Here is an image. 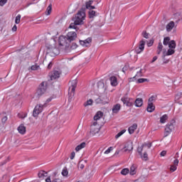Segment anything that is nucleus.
I'll return each mask as SVG.
<instances>
[{
	"label": "nucleus",
	"mask_w": 182,
	"mask_h": 182,
	"mask_svg": "<svg viewBox=\"0 0 182 182\" xmlns=\"http://www.w3.org/2000/svg\"><path fill=\"white\" fill-rule=\"evenodd\" d=\"M86 18V13L85 12V9L82 8L80 11L75 14V17H73V23L70 24L69 28L70 29L77 30V25H83V21Z\"/></svg>",
	"instance_id": "1"
},
{
	"label": "nucleus",
	"mask_w": 182,
	"mask_h": 182,
	"mask_svg": "<svg viewBox=\"0 0 182 182\" xmlns=\"http://www.w3.org/2000/svg\"><path fill=\"white\" fill-rule=\"evenodd\" d=\"M133 150V143L132 142H127L124 147L122 148V145L119 146V149H117L114 154L113 155L114 157H117V156H122L123 153H130Z\"/></svg>",
	"instance_id": "2"
},
{
	"label": "nucleus",
	"mask_w": 182,
	"mask_h": 182,
	"mask_svg": "<svg viewBox=\"0 0 182 182\" xmlns=\"http://www.w3.org/2000/svg\"><path fill=\"white\" fill-rule=\"evenodd\" d=\"M58 43L60 46H65V50L69 49L70 46V43H69L68 38L65 36H60L58 39Z\"/></svg>",
	"instance_id": "3"
},
{
	"label": "nucleus",
	"mask_w": 182,
	"mask_h": 182,
	"mask_svg": "<svg viewBox=\"0 0 182 182\" xmlns=\"http://www.w3.org/2000/svg\"><path fill=\"white\" fill-rule=\"evenodd\" d=\"M174 126H176V120L174 119H172L169 124L166 125L164 132L165 137H167V136L174 130Z\"/></svg>",
	"instance_id": "4"
},
{
	"label": "nucleus",
	"mask_w": 182,
	"mask_h": 182,
	"mask_svg": "<svg viewBox=\"0 0 182 182\" xmlns=\"http://www.w3.org/2000/svg\"><path fill=\"white\" fill-rule=\"evenodd\" d=\"M48 86V82H43L39 86L36 92V95L38 97H41L42 95H44V93L46 92V89Z\"/></svg>",
	"instance_id": "5"
},
{
	"label": "nucleus",
	"mask_w": 182,
	"mask_h": 182,
	"mask_svg": "<svg viewBox=\"0 0 182 182\" xmlns=\"http://www.w3.org/2000/svg\"><path fill=\"white\" fill-rule=\"evenodd\" d=\"M44 107H46V104L37 105L33 111V117H38V116H39L40 113H42V112L43 111Z\"/></svg>",
	"instance_id": "6"
},
{
	"label": "nucleus",
	"mask_w": 182,
	"mask_h": 182,
	"mask_svg": "<svg viewBox=\"0 0 182 182\" xmlns=\"http://www.w3.org/2000/svg\"><path fill=\"white\" fill-rule=\"evenodd\" d=\"M69 42V43H71V42H73L77 38V34H76V32L75 31H70L67 33V36H65Z\"/></svg>",
	"instance_id": "7"
},
{
	"label": "nucleus",
	"mask_w": 182,
	"mask_h": 182,
	"mask_svg": "<svg viewBox=\"0 0 182 182\" xmlns=\"http://www.w3.org/2000/svg\"><path fill=\"white\" fill-rule=\"evenodd\" d=\"M146 45V41H144L143 39L139 41L138 47L136 48L135 52L136 53H141L144 50V46Z\"/></svg>",
	"instance_id": "8"
},
{
	"label": "nucleus",
	"mask_w": 182,
	"mask_h": 182,
	"mask_svg": "<svg viewBox=\"0 0 182 182\" xmlns=\"http://www.w3.org/2000/svg\"><path fill=\"white\" fill-rule=\"evenodd\" d=\"M50 80H55V79H59L60 77V71L59 70H54L50 75Z\"/></svg>",
	"instance_id": "9"
},
{
	"label": "nucleus",
	"mask_w": 182,
	"mask_h": 182,
	"mask_svg": "<svg viewBox=\"0 0 182 182\" xmlns=\"http://www.w3.org/2000/svg\"><path fill=\"white\" fill-rule=\"evenodd\" d=\"M58 55V49L55 48H48L46 52V56H56Z\"/></svg>",
	"instance_id": "10"
},
{
	"label": "nucleus",
	"mask_w": 182,
	"mask_h": 182,
	"mask_svg": "<svg viewBox=\"0 0 182 182\" xmlns=\"http://www.w3.org/2000/svg\"><path fill=\"white\" fill-rule=\"evenodd\" d=\"M121 101L128 107L133 106V103L130 102V98H129L128 97H122Z\"/></svg>",
	"instance_id": "11"
},
{
	"label": "nucleus",
	"mask_w": 182,
	"mask_h": 182,
	"mask_svg": "<svg viewBox=\"0 0 182 182\" xmlns=\"http://www.w3.org/2000/svg\"><path fill=\"white\" fill-rule=\"evenodd\" d=\"M178 166V160L173 161V164L170 166L169 170L171 173H174L177 170V166Z\"/></svg>",
	"instance_id": "12"
},
{
	"label": "nucleus",
	"mask_w": 182,
	"mask_h": 182,
	"mask_svg": "<svg viewBox=\"0 0 182 182\" xmlns=\"http://www.w3.org/2000/svg\"><path fill=\"white\" fill-rule=\"evenodd\" d=\"M176 53V50L173 48H169L167 52H164V54L162 55L163 59H164V58H166V56H170L171 55H174V53Z\"/></svg>",
	"instance_id": "13"
},
{
	"label": "nucleus",
	"mask_w": 182,
	"mask_h": 182,
	"mask_svg": "<svg viewBox=\"0 0 182 182\" xmlns=\"http://www.w3.org/2000/svg\"><path fill=\"white\" fill-rule=\"evenodd\" d=\"M77 86V80H74L71 82V87L69 89H71V93L73 95H75V90L76 89V87Z\"/></svg>",
	"instance_id": "14"
},
{
	"label": "nucleus",
	"mask_w": 182,
	"mask_h": 182,
	"mask_svg": "<svg viewBox=\"0 0 182 182\" xmlns=\"http://www.w3.org/2000/svg\"><path fill=\"white\" fill-rule=\"evenodd\" d=\"M92 42V38H88L84 41L80 40V44L81 45V46H87L89 45V43H90Z\"/></svg>",
	"instance_id": "15"
},
{
	"label": "nucleus",
	"mask_w": 182,
	"mask_h": 182,
	"mask_svg": "<svg viewBox=\"0 0 182 182\" xmlns=\"http://www.w3.org/2000/svg\"><path fill=\"white\" fill-rule=\"evenodd\" d=\"M121 108H122V106L120 105V104H116L112 107V113H114L115 114H117V113H119Z\"/></svg>",
	"instance_id": "16"
},
{
	"label": "nucleus",
	"mask_w": 182,
	"mask_h": 182,
	"mask_svg": "<svg viewBox=\"0 0 182 182\" xmlns=\"http://www.w3.org/2000/svg\"><path fill=\"white\" fill-rule=\"evenodd\" d=\"M111 86H117V77L116 76H111L109 77Z\"/></svg>",
	"instance_id": "17"
},
{
	"label": "nucleus",
	"mask_w": 182,
	"mask_h": 182,
	"mask_svg": "<svg viewBox=\"0 0 182 182\" xmlns=\"http://www.w3.org/2000/svg\"><path fill=\"white\" fill-rule=\"evenodd\" d=\"M18 133L21 134H25L26 133V127L23 124H21L17 129Z\"/></svg>",
	"instance_id": "18"
},
{
	"label": "nucleus",
	"mask_w": 182,
	"mask_h": 182,
	"mask_svg": "<svg viewBox=\"0 0 182 182\" xmlns=\"http://www.w3.org/2000/svg\"><path fill=\"white\" fill-rule=\"evenodd\" d=\"M174 21H170L167 25H166V31L168 32H171L173 30V28H174Z\"/></svg>",
	"instance_id": "19"
},
{
	"label": "nucleus",
	"mask_w": 182,
	"mask_h": 182,
	"mask_svg": "<svg viewBox=\"0 0 182 182\" xmlns=\"http://www.w3.org/2000/svg\"><path fill=\"white\" fill-rule=\"evenodd\" d=\"M100 99H101V101L102 102V105H107V103H109V98L107 97V95H103L100 96Z\"/></svg>",
	"instance_id": "20"
},
{
	"label": "nucleus",
	"mask_w": 182,
	"mask_h": 182,
	"mask_svg": "<svg viewBox=\"0 0 182 182\" xmlns=\"http://www.w3.org/2000/svg\"><path fill=\"white\" fill-rule=\"evenodd\" d=\"M135 106L136 107H141L143 106V99L142 98H136L135 100Z\"/></svg>",
	"instance_id": "21"
},
{
	"label": "nucleus",
	"mask_w": 182,
	"mask_h": 182,
	"mask_svg": "<svg viewBox=\"0 0 182 182\" xmlns=\"http://www.w3.org/2000/svg\"><path fill=\"white\" fill-rule=\"evenodd\" d=\"M103 117V112L98 111L96 114L94 116V120L97 121Z\"/></svg>",
	"instance_id": "22"
},
{
	"label": "nucleus",
	"mask_w": 182,
	"mask_h": 182,
	"mask_svg": "<svg viewBox=\"0 0 182 182\" xmlns=\"http://www.w3.org/2000/svg\"><path fill=\"white\" fill-rule=\"evenodd\" d=\"M155 109L156 107L153 105V103H148L146 110L149 112V113H152V112H154Z\"/></svg>",
	"instance_id": "23"
},
{
	"label": "nucleus",
	"mask_w": 182,
	"mask_h": 182,
	"mask_svg": "<svg viewBox=\"0 0 182 182\" xmlns=\"http://www.w3.org/2000/svg\"><path fill=\"white\" fill-rule=\"evenodd\" d=\"M38 178L43 179L45 177H48V172L45 171H40L38 173Z\"/></svg>",
	"instance_id": "24"
},
{
	"label": "nucleus",
	"mask_w": 182,
	"mask_h": 182,
	"mask_svg": "<svg viewBox=\"0 0 182 182\" xmlns=\"http://www.w3.org/2000/svg\"><path fill=\"white\" fill-rule=\"evenodd\" d=\"M136 129H137V124H134L133 125L129 127L128 129V132L129 134H133V133H134V130H136Z\"/></svg>",
	"instance_id": "25"
},
{
	"label": "nucleus",
	"mask_w": 182,
	"mask_h": 182,
	"mask_svg": "<svg viewBox=\"0 0 182 182\" xmlns=\"http://www.w3.org/2000/svg\"><path fill=\"white\" fill-rule=\"evenodd\" d=\"M95 16H97L96 11L93 10H89L88 17L90 18V19H93V18H95Z\"/></svg>",
	"instance_id": "26"
},
{
	"label": "nucleus",
	"mask_w": 182,
	"mask_h": 182,
	"mask_svg": "<svg viewBox=\"0 0 182 182\" xmlns=\"http://www.w3.org/2000/svg\"><path fill=\"white\" fill-rule=\"evenodd\" d=\"M87 161L86 160H81L78 162V168H80L81 170H83L85 168V164H86Z\"/></svg>",
	"instance_id": "27"
},
{
	"label": "nucleus",
	"mask_w": 182,
	"mask_h": 182,
	"mask_svg": "<svg viewBox=\"0 0 182 182\" xmlns=\"http://www.w3.org/2000/svg\"><path fill=\"white\" fill-rule=\"evenodd\" d=\"M97 88L100 90H106V88L105 87V82L100 81L97 82Z\"/></svg>",
	"instance_id": "28"
},
{
	"label": "nucleus",
	"mask_w": 182,
	"mask_h": 182,
	"mask_svg": "<svg viewBox=\"0 0 182 182\" xmlns=\"http://www.w3.org/2000/svg\"><path fill=\"white\" fill-rule=\"evenodd\" d=\"M86 147V142H82L80 144L76 146L75 150L77 151H80L82 149H85Z\"/></svg>",
	"instance_id": "29"
},
{
	"label": "nucleus",
	"mask_w": 182,
	"mask_h": 182,
	"mask_svg": "<svg viewBox=\"0 0 182 182\" xmlns=\"http://www.w3.org/2000/svg\"><path fill=\"white\" fill-rule=\"evenodd\" d=\"M136 168H137V166L134 164L131 166L129 171V174H131V176H134V174H136Z\"/></svg>",
	"instance_id": "30"
},
{
	"label": "nucleus",
	"mask_w": 182,
	"mask_h": 182,
	"mask_svg": "<svg viewBox=\"0 0 182 182\" xmlns=\"http://www.w3.org/2000/svg\"><path fill=\"white\" fill-rule=\"evenodd\" d=\"M176 41L174 40L171 41L168 44L169 49H176Z\"/></svg>",
	"instance_id": "31"
},
{
	"label": "nucleus",
	"mask_w": 182,
	"mask_h": 182,
	"mask_svg": "<svg viewBox=\"0 0 182 182\" xmlns=\"http://www.w3.org/2000/svg\"><path fill=\"white\" fill-rule=\"evenodd\" d=\"M77 48V44L76 43H73L72 45L70 44L69 49L66 50L67 52H69V50H73Z\"/></svg>",
	"instance_id": "32"
},
{
	"label": "nucleus",
	"mask_w": 182,
	"mask_h": 182,
	"mask_svg": "<svg viewBox=\"0 0 182 182\" xmlns=\"http://www.w3.org/2000/svg\"><path fill=\"white\" fill-rule=\"evenodd\" d=\"M92 4H93V1H92V0H90L89 1H87L85 3L86 9H90V8H92Z\"/></svg>",
	"instance_id": "33"
},
{
	"label": "nucleus",
	"mask_w": 182,
	"mask_h": 182,
	"mask_svg": "<svg viewBox=\"0 0 182 182\" xmlns=\"http://www.w3.org/2000/svg\"><path fill=\"white\" fill-rule=\"evenodd\" d=\"M92 105H93V100L90 99L89 100L84 103V107H87V106H92Z\"/></svg>",
	"instance_id": "34"
},
{
	"label": "nucleus",
	"mask_w": 182,
	"mask_h": 182,
	"mask_svg": "<svg viewBox=\"0 0 182 182\" xmlns=\"http://www.w3.org/2000/svg\"><path fill=\"white\" fill-rule=\"evenodd\" d=\"M167 119H168V117L167 116V114L163 115L160 118V123H166V120H167Z\"/></svg>",
	"instance_id": "35"
},
{
	"label": "nucleus",
	"mask_w": 182,
	"mask_h": 182,
	"mask_svg": "<svg viewBox=\"0 0 182 182\" xmlns=\"http://www.w3.org/2000/svg\"><path fill=\"white\" fill-rule=\"evenodd\" d=\"M129 173H130V170H129V168H124L121 171V174H122V176H127Z\"/></svg>",
	"instance_id": "36"
},
{
	"label": "nucleus",
	"mask_w": 182,
	"mask_h": 182,
	"mask_svg": "<svg viewBox=\"0 0 182 182\" xmlns=\"http://www.w3.org/2000/svg\"><path fill=\"white\" fill-rule=\"evenodd\" d=\"M170 43V37H165L164 38V46H167Z\"/></svg>",
	"instance_id": "37"
},
{
	"label": "nucleus",
	"mask_w": 182,
	"mask_h": 182,
	"mask_svg": "<svg viewBox=\"0 0 182 182\" xmlns=\"http://www.w3.org/2000/svg\"><path fill=\"white\" fill-rule=\"evenodd\" d=\"M51 12H52V4L49 5L47 7L46 15H50Z\"/></svg>",
	"instance_id": "38"
},
{
	"label": "nucleus",
	"mask_w": 182,
	"mask_h": 182,
	"mask_svg": "<svg viewBox=\"0 0 182 182\" xmlns=\"http://www.w3.org/2000/svg\"><path fill=\"white\" fill-rule=\"evenodd\" d=\"M141 76H143L142 73L137 72L136 75L134 77L130 78V82L133 81V79H136V77H141Z\"/></svg>",
	"instance_id": "39"
},
{
	"label": "nucleus",
	"mask_w": 182,
	"mask_h": 182,
	"mask_svg": "<svg viewBox=\"0 0 182 182\" xmlns=\"http://www.w3.org/2000/svg\"><path fill=\"white\" fill-rule=\"evenodd\" d=\"M141 35L145 39H149V38H150V33H148L146 31H143Z\"/></svg>",
	"instance_id": "40"
},
{
	"label": "nucleus",
	"mask_w": 182,
	"mask_h": 182,
	"mask_svg": "<svg viewBox=\"0 0 182 182\" xmlns=\"http://www.w3.org/2000/svg\"><path fill=\"white\" fill-rule=\"evenodd\" d=\"M124 133H126V129H123L121 132H119L116 136H115V139H119V137H120L121 136H123V134H124Z\"/></svg>",
	"instance_id": "41"
},
{
	"label": "nucleus",
	"mask_w": 182,
	"mask_h": 182,
	"mask_svg": "<svg viewBox=\"0 0 182 182\" xmlns=\"http://www.w3.org/2000/svg\"><path fill=\"white\" fill-rule=\"evenodd\" d=\"M62 176H63L64 177H66L68 174H69V171H68V168H64L62 171Z\"/></svg>",
	"instance_id": "42"
},
{
	"label": "nucleus",
	"mask_w": 182,
	"mask_h": 182,
	"mask_svg": "<svg viewBox=\"0 0 182 182\" xmlns=\"http://www.w3.org/2000/svg\"><path fill=\"white\" fill-rule=\"evenodd\" d=\"M153 102H156V97L152 95L151 97L148 100V103H153Z\"/></svg>",
	"instance_id": "43"
},
{
	"label": "nucleus",
	"mask_w": 182,
	"mask_h": 182,
	"mask_svg": "<svg viewBox=\"0 0 182 182\" xmlns=\"http://www.w3.org/2000/svg\"><path fill=\"white\" fill-rule=\"evenodd\" d=\"M111 151H113V146L109 147L105 152L104 154H109L111 153Z\"/></svg>",
	"instance_id": "44"
},
{
	"label": "nucleus",
	"mask_w": 182,
	"mask_h": 182,
	"mask_svg": "<svg viewBox=\"0 0 182 182\" xmlns=\"http://www.w3.org/2000/svg\"><path fill=\"white\" fill-rule=\"evenodd\" d=\"M138 83H144V82H149L147 78H139L137 80Z\"/></svg>",
	"instance_id": "45"
},
{
	"label": "nucleus",
	"mask_w": 182,
	"mask_h": 182,
	"mask_svg": "<svg viewBox=\"0 0 182 182\" xmlns=\"http://www.w3.org/2000/svg\"><path fill=\"white\" fill-rule=\"evenodd\" d=\"M95 103L96 105H103V102H102L100 97L95 100Z\"/></svg>",
	"instance_id": "46"
},
{
	"label": "nucleus",
	"mask_w": 182,
	"mask_h": 182,
	"mask_svg": "<svg viewBox=\"0 0 182 182\" xmlns=\"http://www.w3.org/2000/svg\"><path fill=\"white\" fill-rule=\"evenodd\" d=\"M21 22V14H18L15 19V23H19Z\"/></svg>",
	"instance_id": "47"
},
{
	"label": "nucleus",
	"mask_w": 182,
	"mask_h": 182,
	"mask_svg": "<svg viewBox=\"0 0 182 182\" xmlns=\"http://www.w3.org/2000/svg\"><path fill=\"white\" fill-rule=\"evenodd\" d=\"M143 149H144V146L141 145V146L138 147V153L141 156V151H143Z\"/></svg>",
	"instance_id": "48"
},
{
	"label": "nucleus",
	"mask_w": 182,
	"mask_h": 182,
	"mask_svg": "<svg viewBox=\"0 0 182 182\" xmlns=\"http://www.w3.org/2000/svg\"><path fill=\"white\" fill-rule=\"evenodd\" d=\"M153 43H154V40L151 39L147 43V46L150 48V46H153Z\"/></svg>",
	"instance_id": "49"
},
{
	"label": "nucleus",
	"mask_w": 182,
	"mask_h": 182,
	"mask_svg": "<svg viewBox=\"0 0 182 182\" xmlns=\"http://www.w3.org/2000/svg\"><path fill=\"white\" fill-rule=\"evenodd\" d=\"M39 69V65H34L31 66V70H38Z\"/></svg>",
	"instance_id": "50"
},
{
	"label": "nucleus",
	"mask_w": 182,
	"mask_h": 182,
	"mask_svg": "<svg viewBox=\"0 0 182 182\" xmlns=\"http://www.w3.org/2000/svg\"><path fill=\"white\" fill-rule=\"evenodd\" d=\"M8 120V117L5 116L1 119V123H3V124H5V123H6V121Z\"/></svg>",
	"instance_id": "51"
},
{
	"label": "nucleus",
	"mask_w": 182,
	"mask_h": 182,
	"mask_svg": "<svg viewBox=\"0 0 182 182\" xmlns=\"http://www.w3.org/2000/svg\"><path fill=\"white\" fill-rule=\"evenodd\" d=\"M7 1L8 0H0V6H4Z\"/></svg>",
	"instance_id": "52"
},
{
	"label": "nucleus",
	"mask_w": 182,
	"mask_h": 182,
	"mask_svg": "<svg viewBox=\"0 0 182 182\" xmlns=\"http://www.w3.org/2000/svg\"><path fill=\"white\" fill-rule=\"evenodd\" d=\"M157 49H159L160 50H163V44L161 43V42L159 43Z\"/></svg>",
	"instance_id": "53"
},
{
	"label": "nucleus",
	"mask_w": 182,
	"mask_h": 182,
	"mask_svg": "<svg viewBox=\"0 0 182 182\" xmlns=\"http://www.w3.org/2000/svg\"><path fill=\"white\" fill-rule=\"evenodd\" d=\"M142 146L144 147H147V149H150V147H151V143H150V144L145 143V144H142Z\"/></svg>",
	"instance_id": "54"
},
{
	"label": "nucleus",
	"mask_w": 182,
	"mask_h": 182,
	"mask_svg": "<svg viewBox=\"0 0 182 182\" xmlns=\"http://www.w3.org/2000/svg\"><path fill=\"white\" fill-rule=\"evenodd\" d=\"M53 98L52 97H49L48 99H47V100L46 101V103H44V105H48V103H50V102H52V100Z\"/></svg>",
	"instance_id": "55"
},
{
	"label": "nucleus",
	"mask_w": 182,
	"mask_h": 182,
	"mask_svg": "<svg viewBox=\"0 0 182 182\" xmlns=\"http://www.w3.org/2000/svg\"><path fill=\"white\" fill-rule=\"evenodd\" d=\"M166 154H167V151H162L160 154V156H161V157H164V156H166Z\"/></svg>",
	"instance_id": "56"
},
{
	"label": "nucleus",
	"mask_w": 182,
	"mask_h": 182,
	"mask_svg": "<svg viewBox=\"0 0 182 182\" xmlns=\"http://www.w3.org/2000/svg\"><path fill=\"white\" fill-rule=\"evenodd\" d=\"M17 29H18V27L16 26V25H14L12 28V31L16 32Z\"/></svg>",
	"instance_id": "57"
},
{
	"label": "nucleus",
	"mask_w": 182,
	"mask_h": 182,
	"mask_svg": "<svg viewBox=\"0 0 182 182\" xmlns=\"http://www.w3.org/2000/svg\"><path fill=\"white\" fill-rule=\"evenodd\" d=\"M147 153L144 152V155H141V159H147Z\"/></svg>",
	"instance_id": "58"
},
{
	"label": "nucleus",
	"mask_w": 182,
	"mask_h": 182,
	"mask_svg": "<svg viewBox=\"0 0 182 182\" xmlns=\"http://www.w3.org/2000/svg\"><path fill=\"white\" fill-rule=\"evenodd\" d=\"M127 69H129V66L125 65L123 68H122V72H124V73L126 72V70H127Z\"/></svg>",
	"instance_id": "59"
},
{
	"label": "nucleus",
	"mask_w": 182,
	"mask_h": 182,
	"mask_svg": "<svg viewBox=\"0 0 182 182\" xmlns=\"http://www.w3.org/2000/svg\"><path fill=\"white\" fill-rule=\"evenodd\" d=\"M75 159V152H72L70 154V160H73Z\"/></svg>",
	"instance_id": "60"
},
{
	"label": "nucleus",
	"mask_w": 182,
	"mask_h": 182,
	"mask_svg": "<svg viewBox=\"0 0 182 182\" xmlns=\"http://www.w3.org/2000/svg\"><path fill=\"white\" fill-rule=\"evenodd\" d=\"M156 59H157V56H154L152 60L151 61V63H154V62H156Z\"/></svg>",
	"instance_id": "61"
},
{
	"label": "nucleus",
	"mask_w": 182,
	"mask_h": 182,
	"mask_svg": "<svg viewBox=\"0 0 182 182\" xmlns=\"http://www.w3.org/2000/svg\"><path fill=\"white\" fill-rule=\"evenodd\" d=\"M52 63H50L48 65V69H51L52 68Z\"/></svg>",
	"instance_id": "62"
},
{
	"label": "nucleus",
	"mask_w": 182,
	"mask_h": 182,
	"mask_svg": "<svg viewBox=\"0 0 182 182\" xmlns=\"http://www.w3.org/2000/svg\"><path fill=\"white\" fill-rule=\"evenodd\" d=\"M161 50H157V51H156V53H157V55H160L161 53Z\"/></svg>",
	"instance_id": "63"
},
{
	"label": "nucleus",
	"mask_w": 182,
	"mask_h": 182,
	"mask_svg": "<svg viewBox=\"0 0 182 182\" xmlns=\"http://www.w3.org/2000/svg\"><path fill=\"white\" fill-rule=\"evenodd\" d=\"M178 159V153L176 154L175 159L177 160Z\"/></svg>",
	"instance_id": "64"
}]
</instances>
